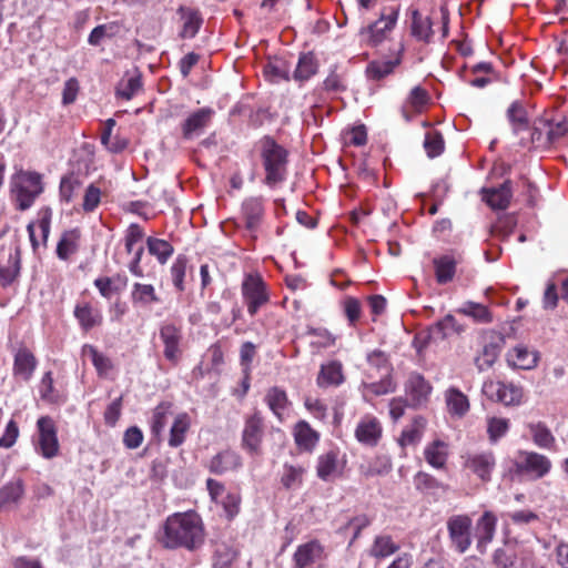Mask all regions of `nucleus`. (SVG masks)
Wrapping results in <instances>:
<instances>
[{
	"label": "nucleus",
	"mask_w": 568,
	"mask_h": 568,
	"mask_svg": "<svg viewBox=\"0 0 568 568\" xmlns=\"http://www.w3.org/2000/svg\"><path fill=\"white\" fill-rule=\"evenodd\" d=\"M191 420L186 413L178 414L170 429L168 444L170 447L176 448L181 446L190 429Z\"/></svg>",
	"instance_id": "nucleus-46"
},
{
	"label": "nucleus",
	"mask_w": 568,
	"mask_h": 568,
	"mask_svg": "<svg viewBox=\"0 0 568 568\" xmlns=\"http://www.w3.org/2000/svg\"><path fill=\"white\" fill-rule=\"evenodd\" d=\"M383 427L373 415L363 416L356 428L355 438L364 446L375 447L382 438Z\"/></svg>",
	"instance_id": "nucleus-19"
},
{
	"label": "nucleus",
	"mask_w": 568,
	"mask_h": 568,
	"mask_svg": "<svg viewBox=\"0 0 568 568\" xmlns=\"http://www.w3.org/2000/svg\"><path fill=\"white\" fill-rule=\"evenodd\" d=\"M424 458L426 463L435 469L444 470L447 468L449 458V445L443 439H434L424 448Z\"/></svg>",
	"instance_id": "nucleus-22"
},
{
	"label": "nucleus",
	"mask_w": 568,
	"mask_h": 568,
	"mask_svg": "<svg viewBox=\"0 0 568 568\" xmlns=\"http://www.w3.org/2000/svg\"><path fill=\"white\" fill-rule=\"evenodd\" d=\"M263 72L273 82H278L280 80L288 81L291 79L286 61L280 58L268 59L263 68Z\"/></svg>",
	"instance_id": "nucleus-55"
},
{
	"label": "nucleus",
	"mask_w": 568,
	"mask_h": 568,
	"mask_svg": "<svg viewBox=\"0 0 568 568\" xmlns=\"http://www.w3.org/2000/svg\"><path fill=\"white\" fill-rule=\"evenodd\" d=\"M542 131H546V141L554 144L568 134V118L565 114L545 115L535 122L531 132V142H540Z\"/></svg>",
	"instance_id": "nucleus-9"
},
{
	"label": "nucleus",
	"mask_w": 568,
	"mask_h": 568,
	"mask_svg": "<svg viewBox=\"0 0 568 568\" xmlns=\"http://www.w3.org/2000/svg\"><path fill=\"white\" fill-rule=\"evenodd\" d=\"M323 90L326 92L341 93L347 90V82L344 73L337 72V67L331 69L328 75L323 81Z\"/></svg>",
	"instance_id": "nucleus-64"
},
{
	"label": "nucleus",
	"mask_w": 568,
	"mask_h": 568,
	"mask_svg": "<svg viewBox=\"0 0 568 568\" xmlns=\"http://www.w3.org/2000/svg\"><path fill=\"white\" fill-rule=\"evenodd\" d=\"M37 358L27 347H20L14 354L13 374L16 377L27 382L37 367Z\"/></svg>",
	"instance_id": "nucleus-29"
},
{
	"label": "nucleus",
	"mask_w": 568,
	"mask_h": 568,
	"mask_svg": "<svg viewBox=\"0 0 568 568\" xmlns=\"http://www.w3.org/2000/svg\"><path fill=\"white\" fill-rule=\"evenodd\" d=\"M83 355H88L100 377H106L113 369L114 364L110 357L100 353L93 345L85 344L82 348Z\"/></svg>",
	"instance_id": "nucleus-47"
},
{
	"label": "nucleus",
	"mask_w": 568,
	"mask_h": 568,
	"mask_svg": "<svg viewBox=\"0 0 568 568\" xmlns=\"http://www.w3.org/2000/svg\"><path fill=\"white\" fill-rule=\"evenodd\" d=\"M24 485L22 479L17 478L2 487V506L18 504L23 497Z\"/></svg>",
	"instance_id": "nucleus-62"
},
{
	"label": "nucleus",
	"mask_w": 568,
	"mask_h": 568,
	"mask_svg": "<svg viewBox=\"0 0 568 568\" xmlns=\"http://www.w3.org/2000/svg\"><path fill=\"white\" fill-rule=\"evenodd\" d=\"M205 537L206 530L201 515L190 509L166 517L159 541L165 549L195 551L204 545Z\"/></svg>",
	"instance_id": "nucleus-1"
},
{
	"label": "nucleus",
	"mask_w": 568,
	"mask_h": 568,
	"mask_svg": "<svg viewBox=\"0 0 568 568\" xmlns=\"http://www.w3.org/2000/svg\"><path fill=\"white\" fill-rule=\"evenodd\" d=\"M452 332L459 333L462 327L452 314H447L428 328V335L425 337L424 345L432 338L444 339Z\"/></svg>",
	"instance_id": "nucleus-43"
},
{
	"label": "nucleus",
	"mask_w": 568,
	"mask_h": 568,
	"mask_svg": "<svg viewBox=\"0 0 568 568\" xmlns=\"http://www.w3.org/2000/svg\"><path fill=\"white\" fill-rule=\"evenodd\" d=\"M425 426L426 420L423 417H415L413 422L403 429L398 438V444L400 447L405 448L407 446H414L418 444L423 437Z\"/></svg>",
	"instance_id": "nucleus-45"
},
{
	"label": "nucleus",
	"mask_w": 568,
	"mask_h": 568,
	"mask_svg": "<svg viewBox=\"0 0 568 568\" xmlns=\"http://www.w3.org/2000/svg\"><path fill=\"white\" fill-rule=\"evenodd\" d=\"M551 468V460L537 452L520 450L519 459L515 463V470L518 475L528 476L535 480L546 477Z\"/></svg>",
	"instance_id": "nucleus-11"
},
{
	"label": "nucleus",
	"mask_w": 568,
	"mask_h": 568,
	"mask_svg": "<svg viewBox=\"0 0 568 568\" xmlns=\"http://www.w3.org/2000/svg\"><path fill=\"white\" fill-rule=\"evenodd\" d=\"M510 423L508 418L488 417L487 434L491 443H497L509 430Z\"/></svg>",
	"instance_id": "nucleus-60"
},
{
	"label": "nucleus",
	"mask_w": 568,
	"mask_h": 568,
	"mask_svg": "<svg viewBox=\"0 0 568 568\" xmlns=\"http://www.w3.org/2000/svg\"><path fill=\"white\" fill-rule=\"evenodd\" d=\"M445 399L450 415L463 417L469 410L468 397L458 388H448L445 393Z\"/></svg>",
	"instance_id": "nucleus-44"
},
{
	"label": "nucleus",
	"mask_w": 568,
	"mask_h": 568,
	"mask_svg": "<svg viewBox=\"0 0 568 568\" xmlns=\"http://www.w3.org/2000/svg\"><path fill=\"white\" fill-rule=\"evenodd\" d=\"M527 427L536 446L547 450H552L555 448L556 438L545 423H530Z\"/></svg>",
	"instance_id": "nucleus-41"
},
{
	"label": "nucleus",
	"mask_w": 568,
	"mask_h": 568,
	"mask_svg": "<svg viewBox=\"0 0 568 568\" xmlns=\"http://www.w3.org/2000/svg\"><path fill=\"white\" fill-rule=\"evenodd\" d=\"M446 526L452 547L458 554H465L473 542L471 518L466 514L453 515L447 519Z\"/></svg>",
	"instance_id": "nucleus-10"
},
{
	"label": "nucleus",
	"mask_w": 568,
	"mask_h": 568,
	"mask_svg": "<svg viewBox=\"0 0 568 568\" xmlns=\"http://www.w3.org/2000/svg\"><path fill=\"white\" fill-rule=\"evenodd\" d=\"M305 468L302 466L284 465L281 483L286 489H296L303 484Z\"/></svg>",
	"instance_id": "nucleus-59"
},
{
	"label": "nucleus",
	"mask_w": 568,
	"mask_h": 568,
	"mask_svg": "<svg viewBox=\"0 0 568 568\" xmlns=\"http://www.w3.org/2000/svg\"><path fill=\"white\" fill-rule=\"evenodd\" d=\"M400 63V58L385 61H372L366 68V74L369 79L379 81L385 77L392 74L397 65Z\"/></svg>",
	"instance_id": "nucleus-54"
},
{
	"label": "nucleus",
	"mask_w": 568,
	"mask_h": 568,
	"mask_svg": "<svg viewBox=\"0 0 568 568\" xmlns=\"http://www.w3.org/2000/svg\"><path fill=\"white\" fill-rule=\"evenodd\" d=\"M240 551L225 544L217 545L212 556V568H232L237 561Z\"/></svg>",
	"instance_id": "nucleus-51"
},
{
	"label": "nucleus",
	"mask_w": 568,
	"mask_h": 568,
	"mask_svg": "<svg viewBox=\"0 0 568 568\" xmlns=\"http://www.w3.org/2000/svg\"><path fill=\"white\" fill-rule=\"evenodd\" d=\"M345 377L343 374V365L338 361H331L322 364L316 377V384L321 388L331 386L337 387L343 384Z\"/></svg>",
	"instance_id": "nucleus-28"
},
{
	"label": "nucleus",
	"mask_w": 568,
	"mask_h": 568,
	"mask_svg": "<svg viewBox=\"0 0 568 568\" xmlns=\"http://www.w3.org/2000/svg\"><path fill=\"white\" fill-rule=\"evenodd\" d=\"M51 219L52 210L48 206H44L39 210L37 222H31L28 224L27 230L33 250H37L40 243L43 245L47 244L50 234Z\"/></svg>",
	"instance_id": "nucleus-20"
},
{
	"label": "nucleus",
	"mask_w": 568,
	"mask_h": 568,
	"mask_svg": "<svg viewBox=\"0 0 568 568\" xmlns=\"http://www.w3.org/2000/svg\"><path fill=\"white\" fill-rule=\"evenodd\" d=\"M429 94L427 90L417 85L412 89L405 105L402 109L403 116L410 121L412 113H422L426 105L429 103Z\"/></svg>",
	"instance_id": "nucleus-36"
},
{
	"label": "nucleus",
	"mask_w": 568,
	"mask_h": 568,
	"mask_svg": "<svg viewBox=\"0 0 568 568\" xmlns=\"http://www.w3.org/2000/svg\"><path fill=\"white\" fill-rule=\"evenodd\" d=\"M243 466L241 455L231 448H225L212 456L205 464V468L214 475L222 476L226 473L237 471Z\"/></svg>",
	"instance_id": "nucleus-16"
},
{
	"label": "nucleus",
	"mask_w": 568,
	"mask_h": 568,
	"mask_svg": "<svg viewBox=\"0 0 568 568\" xmlns=\"http://www.w3.org/2000/svg\"><path fill=\"white\" fill-rule=\"evenodd\" d=\"M159 338L163 345L164 358L178 365L182 354L183 328L174 322H163L159 327Z\"/></svg>",
	"instance_id": "nucleus-8"
},
{
	"label": "nucleus",
	"mask_w": 568,
	"mask_h": 568,
	"mask_svg": "<svg viewBox=\"0 0 568 568\" xmlns=\"http://www.w3.org/2000/svg\"><path fill=\"white\" fill-rule=\"evenodd\" d=\"M387 10L388 12H383L377 21L362 28L359 31L361 37H363L371 47L381 44L386 39L387 33L390 32L397 23L399 8L390 7Z\"/></svg>",
	"instance_id": "nucleus-12"
},
{
	"label": "nucleus",
	"mask_w": 568,
	"mask_h": 568,
	"mask_svg": "<svg viewBox=\"0 0 568 568\" xmlns=\"http://www.w3.org/2000/svg\"><path fill=\"white\" fill-rule=\"evenodd\" d=\"M318 69L320 63L314 52H304L298 57L292 78L302 84L313 78L318 72Z\"/></svg>",
	"instance_id": "nucleus-32"
},
{
	"label": "nucleus",
	"mask_w": 568,
	"mask_h": 568,
	"mask_svg": "<svg viewBox=\"0 0 568 568\" xmlns=\"http://www.w3.org/2000/svg\"><path fill=\"white\" fill-rule=\"evenodd\" d=\"M406 392L412 397L413 402L420 404L425 402L432 392L430 384L419 373H410L406 383Z\"/></svg>",
	"instance_id": "nucleus-38"
},
{
	"label": "nucleus",
	"mask_w": 568,
	"mask_h": 568,
	"mask_svg": "<svg viewBox=\"0 0 568 568\" xmlns=\"http://www.w3.org/2000/svg\"><path fill=\"white\" fill-rule=\"evenodd\" d=\"M342 308L348 325L355 327L362 317V304L358 298L346 296L342 302Z\"/></svg>",
	"instance_id": "nucleus-63"
},
{
	"label": "nucleus",
	"mask_w": 568,
	"mask_h": 568,
	"mask_svg": "<svg viewBox=\"0 0 568 568\" xmlns=\"http://www.w3.org/2000/svg\"><path fill=\"white\" fill-rule=\"evenodd\" d=\"M128 276L123 273H116L113 276H101L94 280L93 284L104 298H111L114 294H120L128 286Z\"/></svg>",
	"instance_id": "nucleus-31"
},
{
	"label": "nucleus",
	"mask_w": 568,
	"mask_h": 568,
	"mask_svg": "<svg viewBox=\"0 0 568 568\" xmlns=\"http://www.w3.org/2000/svg\"><path fill=\"white\" fill-rule=\"evenodd\" d=\"M73 315L84 332H89L103 323L101 311L92 306L89 302L78 303L74 307Z\"/></svg>",
	"instance_id": "nucleus-25"
},
{
	"label": "nucleus",
	"mask_w": 568,
	"mask_h": 568,
	"mask_svg": "<svg viewBox=\"0 0 568 568\" xmlns=\"http://www.w3.org/2000/svg\"><path fill=\"white\" fill-rule=\"evenodd\" d=\"M414 485L417 490L425 494H436L439 490H448L447 484L438 480L432 474L422 470L414 476Z\"/></svg>",
	"instance_id": "nucleus-52"
},
{
	"label": "nucleus",
	"mask_w": 568,
	"mask_h": 568,
	"mask_svg": "<svg viewBox=\"0 0 568 568\" xmlns=\"http://www.w3.org/2000/svg\"><path fill=\"white\" fill-rule=\"evenodd\" d=\"M213 115V110L202 108L191 113L182 123V135L185 140H191L209 125Z\"/></svg>",
	"instance_id": "nucleus-21"
},
{
	"label": "nucleus",
	"mask_w": 568,
	"mask_h": 568,
	"mask_svg": "<svg viewBox=\"0 0 568 568\" xmlns=\"http://www.w3.org/2000/svg\"><path fill=\"white\" fill-rule=\"evenodd\" d=\"M497 528V517L490 511L486 510L483 515L477 519L475 526V538H476V548L478 552L485 554L488 545L493 541Z\"/></svg>",
	"instance_id": "nucleus-18"
},
{
	"label": "nucleus",
	"mask_w": 568,
	"mask_h": 568,
	"mask_svg": "<svg viewBox=\"0 0 568 568\" xmlns=\"http://www.w3.org/2000/svg\"><path fill=\"white\" fill-rule=\"evenodd\" d=\"M143 88L142 74L135 69L132 75L129 73L119 82L115 93L122 100L130 101Z\"/></svg>",
	"instance_id": "nucleus-40"
},
{
	"label": "nucleus",
	"mask_w": 568,
	"mask_h": 568,
	"mask_svg": "<svg viewBox=\"0 0 568 568\" xmlns=\"http://www.w3.org/2000/svg\"><path fill=\"white\" fill-rule=\"evenodd\" d=\"M178 12L180 13L181 19L183 21L182 29L179 36L182 39L194 38L203 23V19L201 17L200 11L197 9L181 6Z\"/></svg>",
	"instance_id": "nucleus-34"
},
{
	"label": "nucleus",
	"mask_w": 568,
	"mask_h": 568,
	"mask_svg": "<svg viewBox=\"0 0 568 568\" xmlns=\"http://www.w3.org/2000/svg\"><path fill=\"white\" fill-rule=\"evenodd\" d=\"M326 558L324 546L313 539L297 546L293 554L292 561L294 568H314Z\"/></svg>",
	"instance_id": "nucleus-15"
},
{
	"label": "nucleus",
	"mask_w": 568,
	"mask_h": 568,
	"mask_svg": "<svg viewBox=\"0 0 568 568\" xmlns=\"http://www.w3.org/2000/svg\"><path fill=\"white\" fill-rule=\"evenodd\" d=\"M483 194L484 200L491 209L505 210L508 207L513 196L511 181L506 180L498 187L484 189Z\"/></svg>",
	"instance_id": "nucleus-30"
},
{
	"label": "nucleus",
	"mask_w": 568,
	"mask_h": 568,
	"mask_svg": "<svg viewBox=\"0 0 568 568\" xmlns=\"http://www.w3.org/2000/svg\"><path fill=\"white\" fill-rule=\"evenodd\" d=\"M266 217V200L262 195L245 197L240 206L239 227H243L252 240H256Z\"/></svg>",
	"instance_id": "nucleus-5"
},
{
	"label": "nucleus",
	"mask_w": 568,
	"mask_h": 568,
	"mask_svg": "<svg viewBox=\"0 0 568 568\" xmlns=\"http://www.w3.org/2000/svg\"><path fill=\"white\" fill-rule=\"evenodd\" d=\"M483 393L491 400L506 406L519 405L524 397L520 386L501 381H487L483 385Z\"/></svg>",
	"instance_id": "nucleus-13"
},
{
	"label": "nucleus",
	"mask_w": 568,
	"mask_h": 568,
	"mask_svg": "<svg viewBox=\"0 0 568 568\" xmlns=\"http://www.w3.org/2000/svg\"><path fill=\"white\" fill-rule=\"evenodd\" d=\"M146 247L149 253L153 255L161 265L166 264L174 253V247L170 242L153 236L146 239Z\"/></svg>",
	"instance_id": "nucleus-53"
},
{
	"label": "nucleus",
	"mask_w": 568,
	"mask_h": 568,
	"mask_svg": "<svg viewBox=\"0 0 568 568\" xmlns=\"http://www.w3.org/2000/svg\"><path fill=\"white\" fill-rule=\"evenodd\" d=\"M410 33L418 41L424 43L432 42L434 31L430 18L423 17L417 9H414L412 11Z\"/></svg>",
	"instance_id": "nucleus-37"
},
{
	"label": "nucleus",
	"mask_w": 568,
	"mask_h": 568,
	"mask_svg": "<svg viewBox=\"0 0 568 568\" xmlns=\"http://www.w3.org/2000/svg\"><path fill=\"white\" fill-rule=\"evenodd\" d=\"M509 366L518 369H532L538 363V355L524 345L511 348L507 354Z\"/></svg>",
	"instance_id": "nucleus-33"
},
{
	"label": "nucleus",
	"mask_w": 568,
	"mask_h": 568,
	"mask_svg": "<svg viewBox=\"0 0 568 568\" xmlns=\"http://www.w3.org/2000/svg\"><path fill=\"white\" fill-rule=\"evenodd\" d=\"M205 485L211 500L222 507L224 517L229 521L233 520L241 510V494L239 491L226 490L222 481L213 478H207Z\"/></svg>",
	"instance_id": "nucleus-6"
},
{
	"label": "nucleus",
	"mask_w": 568,
	"mask_h": 568,
	"mask_svg": "<svg viewBox=\"0 0 568 568\" xmlns=\"http://www.w3.org/2000/svg\"><path fill=\"white\" fill-rule=\"evenodd\" d=\"M173 404L168 400L159 403L153 412L150 419L151 433L154 437H159L166 425L169 416L172 414Z\"/></svg>",
	"instance_id": "nucleus-50"
},
{
	"label": "nucleus",
	"mask_w": 568,
	"mask_h": 568,
	"mask_svg": "<svg viewBox=\"0 0 568 568\" xmlns=\"http://www.w3.org/2000/svg\"><path fill=\"white\" fill-rule=\"evenodd\" d=\"M80 237L79 229L64 231L57 245V256L62 261H68L72 254L78 252Z\"/></svg>",
	"instance_id": "nucleus-39"
},
{
	"label": "nucleus",
	"mask_w": 568,
	"mask_h": 568,
	"mask_svg": "<svg viewBox=\"0 0 568 568\" xmlns=\"http://www.w3.org/2000/svg\"><path fill=\"white\" fill-rule=\"evenodd\" d=\"M506 116L514 134H519L531 129L526 104L521 100H515L510 103L506 111Z\"/></svg>",
	"instance_id": "nucleus-23"
},
{
	"label": "nucleus",
	"mask_w": 568,
	"mask_h": 568,
	"mask_svg": "<svg viewBox=\"0 0 568 568\" xmlns=\"http://www.w3.org/2000/svg\"><path fill=\"white\" fill-rule=\"evenodd\" d=\"M264 433L265 423L261 412L255 410L254 413L245 416L241 436V447L250 456L261 455Z\"/></svg>",
	"instance_id": "nucleus-7"
},
{
	"label": "nucleus",
	"mask_w": 568,
	"mask_h": 568,
	"mask_svg": "<svg viewBox=\"0 0 568 568\" xmlns=\"http://www.w3.org/2000/svg\"><path fill=\"white\" fill-rule=\"evenodd\" d=\"M187 262V257L181 254L174 260L170 268L172 283L176 291L180 293L185 291L184 278L186 274Z\"/></svg>",
	"instance_id": "nucleus-58"
},
{
	"label": "nucleus",
	"mask_w": 568,
	"mask_h": 568,
	"mask_svg": "<svg viewBox=\"0 0 568 568\" xmlns=\"http://www.w3.org/2000/svg\"><path fill=\"white\" fill-rule=\"evenodd\" d=\"M241 294L247 313L252 317L271 301L270 286L258 272L244 275L241 283Z\"/></svg>",
	"instance_id": "nucleus-4"
},
{
	"label": "nucleus",
	"mask_w": 568,
	"mask_h": 568,
	"mask_svg": "<svg viewBox=\"0 0 568 568\" xmlns=\"http://www.w3.org/2000/svg\"><path fill=\"white\" fill-rule=\"evenodd\" d=\"M264 400L272 413L278 419H282L290 404L286 392L277 386H273L267 390Z\"/></svg>",
	"instance_id": "nucleus-48"
},
{
	"label": "nucleus",
	"mask_w": 568,
	"mask_h": 568,
	"mask_svg": "<svg viewBox=\"0 0 568 568\" xmlns=\"http://www.w3.org/2000/svg\"><path fill=\"white\" fill-rule=\"evenodd\" d=\"M458 260L452 254L440 255L433 260L436 282L440 285L452 282L456 274Z\"/></svg>",
	"instance_id": "nucleus-35"
},
{
	"label": "nucleus",
	"mask_w": 568,
	"mask_h": 568,
	"mask_svg": "<svg viewBox=\"0 0 568 568\" xmlns=\"http://www.w3.org/2000/svg\"><path fill=\"white\" fill-rule=\"evenodd\" d=\"M130 298L133 306L140 308H149L154 304L161 303V297L156 293L155 287L152 284L140 282H135L132 285Z\"/></svg>",
	"instance_id": "nucleus-27"
},
{
	"label": "nucleus",
	"mask_w": 568,
	"mask_h": 568,
	"mask_svg": "<svg viewBox=\"0 0 568 568\" xmlns=\"http://www.w3.org/2000/svg\"><path fill=\"white\" fill-rule=\"evenodd\" d=\"M82 185L81 180L74 173L64 175L60 181L59 195L61 201L70 203L75 197Z\"/></svg>",
	"instance_id": "nucleus-56"
},
{
	"label": "nucleus",
	"mask_w": 568,
	"mask_h": 568,
	"mask_svg": "<svg viewBox=\"0 0 568 568\" xmlns=\"http://www.w3.org/2000/svg\"><path fill=\"white\" fill-rule=\"evenodd\" d=\"M293 437L300 450L311 453L320 440V433L313 429L306 420H300L293 428Z\"/></svg>",
	"instance_id": "nucleus-26"
},
{
	"label": "nucleus",
	"mask_w": 568,
	"mask_h": 568,
	"mask_svg": "<svg viewBox=\"0 0 568 568\" xmlns=\"http://www.w3.org/2000/svg\"><path fill=\"white\" fill-rule=\"evenodd\" d=\"M458 314L473 318L476 323L488 324L493 322V314L489 308L480 303L465 302L456 310Z\"/></svg>",
	"instance_id": "nucleus-49"
},
{
	"label": "nucleus",
	"mask_w": 568,
	"mask_h": 568,
	"mask_svg": "<svg viewBox=\"0 0 568 568\" xmlns=\"http://www.w3.org/2000/svg\"><path fill=\"white\" fill-rule=\"evenodd\" d=\"M424 149L429 158L440 155L445 149V141L439 131L432 130L425 134Z\"/></svg>",
	"instance_id": "nucleus-61"
},
{
	"label": "nucleus",
	"mask_w": 568,
	"mask_h": 568,
	"mask_svg": "<svg viewBox=\"0 0 568 568\" xmlns=\"http://www.w3.org/2000/svg\"><path fill=\"white\" fill-rule=\"evenodd\" d=\"M256 148L264 170L263 183L275 189L287 180L290 152L271 135L262 136Z\"/></svg>",
	"instance_id": "nucleus-2"
},
{
	"label": "nucleus",
	"mask_w": 568,
	"mask_h": 568,
	"mask_svg": "<svg viewBox=\"0 0 568 568\" xmlns=\"http://www.w3.org/2000/svg\"><path fill=\"white\" fill-rule=\"evenodd\" d=\"M400 546L386 534L376 535L367 549V554L376 562L382 561L399 550Z\"/></svg>",
	"instance_id": "nucleus-24"
},
{
	"label": "nucleus",
	"mask_w": 568,
	"mask_h": 568,
	"mask_svg": "<svg viewBox=\"0 0 568 568\" xmlns=\"http://www.w3.org/2000/svg\"><path fill=\"white\" fill-rule=\"evenodd\" d=\"M37 428L39 453L47 459L55 457L60 445L54 420L50 416H41L37 422Z\"/></svg>",
	"instance_id": "nucleus-14"
},
{
	"label": "nucleus",
	"mask_w": 568,
	"mask_h": 568,
	"mask_svg": "<svg viewBox=\"0 0 568 568\" xmlns=\"http://www.w3.org/2000/svg\"><path fill=\"white\" fill-rule=\"evenodd\" d=\"M338 473V452L328 450L317 458L316 475L327 481Z\"/></svg>",
	"instance_id": "nucleus-42"
},
{
	"label": "nucleus",
	"mask_w": 568,
	"mask_h": 568,
	"mask_svg": "<svg viewBox=\"0 0 568 568\" xmlns=\"http://www.w3.org/2000/svg\"><path fill=\"white\" fill-rule=\"evenodd\" d=\"M464 466L483 483H488L496 467V458L493 452L476 453L467 456Z\"/></svg>",
	"instance_id": "nucleus-17"
},
{
	"label": "nucleus",
	"mask_w": 568,
	"mask_h": 568,
	"mask_svg": "<svg viewBox=\"0 0 568 568\" xmlns=\"http://www.w3.org/2000/svg\"><path fill=\"white\" fill-rule=\"evenodd\" d=\"M42 192V175L38 172L19 171L11 179V194L21 211L29 209Z\"/></svg>",
	"instance_id": "nucleus-3"
},
{
	"label": "nucleus",
	"mask_w": 568,
	"mask_h": 568,
	"mask_svg": "<svg viewBox=\"0 0 568 568\" xmlns=\"http://www.w3.org/2000/svg\"><path fill=\"white\" fill-rule=\"evenodd\" d=\"M306 335L315 337V339L311 342V346L315 348L333 347L337 339L335 335L324 327L307 326Z\"/></svg>",
	"instance_id": "nucleus-57"
}]
</instances>
